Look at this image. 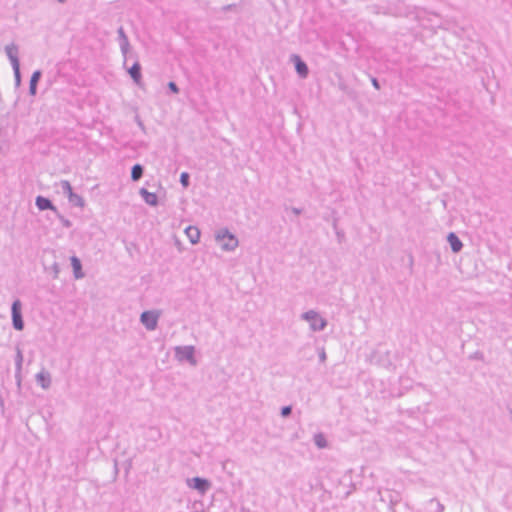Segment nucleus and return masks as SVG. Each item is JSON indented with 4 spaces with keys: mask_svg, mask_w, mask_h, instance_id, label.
<instances>
[{
    "mask_svg": "<svg viewBox=\"0 0 512 512\" xmlns=\"http://www.w3.org/2000/svg\"><path fill=\"white\" fill-rule=\"evenodd\" d=\"M378 495L380 509L383 510L386 507L390 512H397L396 507L401 502V496L398 492L385 489L383 491L379 490Z\"/></svg>",
    "mask_w": 512,
    "mask_h": 512,
    "instance_id": "nucleus-1",
    "label": "nucleus"
},
{
    "mask_svg": "<svg viewBox=\"0 0 512 512\" xmlns=\"http://www.w3.org/2000/svg\"><path fill=\"white\" fill-rule=\"evenodd\" d=\"M413 13V8L401 0H395L386 7L385 14L395 17H408Z\"/></svg>",
    "mask_w": 512,
    "mask_h": 512,
    "instance_id": "nucleus-2",
    "label": "nucleus"
},
{
    "mask_svg": "<svg viewBox=\"0 0 512 512\" xmlns=\"http://www.w3.org/2000/svg\"><path fill=\"white\" fill-rule=\"evenodd\" d=\"M301 318L310 323L312 331H323L327 326V321L314 310L304 312Z\"/></svg>",
    "mask_w": 512,
    "mask_h": 512,
    "instance_id": "nucleus-3",
    "label": "nucleus"
},
{
    "mask_svg": "<svg viewBox=\"0 0 512 512\" xmlns=\"http://www.w3.org/2000/svg\"><path fill=\"white\" fill-rule=\"evenodd\" d=\"M11 318L12 327L16 331H22L25 327V323L22 315V302L20 299H15L11 305Z\"/></svg>",
    "mask_w": 512,
    "mask_h": 512,
    "instance_id": "nucleus-4",
    "label": "nucleus"
},
{
    "mask_svg": "<svg viewBox=\"0 0 512 512\" xmlns=\"http://www.w3.org/2000/svg\"><path fill=\"white\" fill-rule=\"evenodd\" d=\"M225 239H230V243H222L221 247L226 251H233L238 246L237 237L232 234L227 228H222L216 233V240L221 242Z\"/></svg>",
    "mask_w": 512,
    "mask_h": 512,
    "instance_id": "nucleus-5",
    "label": "nucleus"
},
{
    "mask_svg": "<svg viewBox=\"0 0 512 512\" xmlns=\"http://www.w3.org/2000/svg\"><path fill=\"white\" fill-rule=\"evenodd\" d=\"M225 239H230V243H222L221 247L226 251H233L238 246L237 237L232 234L227 228H222L216 233V240L221 242Z\"/></svg>",
    "mask_w": 512,
    "mask_h": 512,
    "instance_id": "nucleus-6",
    "label": "nucleus"
},
{
    "mask_svg": "<svg viewBox=\"0 0 512 512\" xmlns=\"http://www.w3.org/2000/svg\"><path fill=\"white\" fill-rule=\"evenodd\" d=\"M159 317H160L159 311L146 310L141 313L140 322L144 325V327L148 331H153L157 328Z\"/></svg>",
    "mask_w": 512,
    "mask_h": 512,
    "instance_id": "nucleus-7",
    "label": "nucleus"
},
{
    "mask_svg": "<svg viewBox=\"0 0 512 512\" xmlns=\"http://www.w3.org/2000/svg\"><path fill=\"white\" fill-rule=\"evenodd\" d=\"M175 356L179 361H187L191 365H196L197 361L195 358V347L192 345L188 346H177L175 347Z\"/></svg>",
    "mask_w": 512,
    "mask_h": 512,
    "instance_id": "nucleus-8",
    "label": "nucleus"
},
{
    "mask_svg": "<svg viewBox=\"0 0 512 512\" xmlns=\"http://www.w3.org/2000/svg\"><path fill=\"white\" fill-rule=\"evenodd\" d=\"M187 484L190 488L198 491L202 495H204L212 486L208 479L199 476L188 478Z\"/></svg>",
    "mask_w": 512,
    "mask_h": 512,
    "instance_id": "nucleus-9",
    "label": "nucleus"
},
{
    "mask_svg": "<svg viewBox=\"0 0 512 512\" xmlns=\"http://www.w3.org/2000/svg\"><path fill=\"white\" fill-rule=\"evenodd\" d=\"M127 73L129 74V76L131 77V79L137 86H139V87L143 86L142 67L138 60V55H135V61L132 64V66L130 68H127Z\"/></svg>",
    "mask_w": 512,
    "mask_h": 512,
    "instance_id": "nucleus-10",
    "label": "nucleus"
},
{
    "mask_svg": "<svg viewBox=\"0 0 512 512\" xmlns=\"http://www.w3.org/2000/svg\"><path fill=\"white\" fill-rule=\"evenodd\" d=\"M290 60L294 64V68L298 76L302 79L307 78L309 68L306 62L298 54H292Z\"/></svg>",
    "mask_w": 512,
    "mask_h": 512,
    "instance_id": "nucleus-11",
    "label": "nucleus"
},
{
    "mask_svg": "<svg viewBox=\"0 0 512 512\" xmlns=\"http://www.w3.org/2000/svg\"><path fill=\"white\" fill-rule=\"evenodd\" d=\"M117 34H118V41H119L120 49L124 56V66H126L127 61H128V52L130 49L129 39H128V37L125 33V30L122 26H120L118 28Z\"/></svg>",
    "mask_w": 512,
    "mask_h": 512,
    "instance_id": "nucleus-12",
    "label": "nucleus"
},
{
    "mask_svg": "<svg viewBox=\"0 0 512 512\" xmlns=\"http://www.w3.org/2000/svg\"><path fill=\"white\" fill-rule=\"evenodd\" d=\"M35 205L40 211L51 210L53 212H57V207L53 204V202L49 198L42 195H38L35 198Z\"/></svg>",
    "mask_w": 512,
    "mask_h": 512,
    "instance_id": "nucleus-13",
    "label": "nucleus"
},
{
    "mask_svg": "<svg viewBox=\"0 0 512 512\" xmlns=\"http://www.w3.org/2000/svg\"><path fill=\"white\" fill-rule=\"evenodd\" d=\"M18 51H19L18 46L15 43H11L5 47L6 55H7L8 59L10 60L12 67L20 65Z\"/></svg>",
    "mask_w": 512,
    "mask_h": 512,
    "instance_id": "nucleus-14",
    "label": "nucleus"
},
{
    "mask_svg": "<svg viewBox=\"0 0 512 512\" xmlns=\"http://www.w3.org/2000/svg\"><path fill=\"white\" fill-rule=\"evenodd\" d=\"M16 355H15V378L17 380L18 386L21 384V371L23 364V353L19 345L16 346Z\"/></svg>",
    "mask_w": 512,
    "mask_h": 512,
    "instance_id": "nucleus-15",
    "label": "nucleus"
},
{
    "mask_svg": "<svg viewBox=\"0 0 512 512\" xmlns=\"http://www.w3.org/2000/svg\"><path fill=\"white\" fill-rule=\"evenodd\" d=\"M70 263L73 269V276L75 279H82L85 277V273L83 272L82 262L79 257L73 255L70 257Z\"/></svg>",
    "mask_w": 512,
    "mask_h": 512,
    "instance_id": "nucleus-16",
    "label": "nucleus"
},
{
    "mask_svg": "<svg viewBox=\"0 0 512 512\" xmlns=\"http://www.w3.org/2000/svg\"><path fill=\"white\" fill-rule=\"evenodd\" d=\"M447 242L453 253H459L463 248L461 239L454 232H449L447 235Z\"/></svg>",
    "mask_w": 512,
    "mask_h": 512,
    "instance_id": "nucleus-17",
    "label": "nucleus"
},
{
    "mask_svg": "<svg viewBox=\"0 0 512 512\" xmlns=\"http://www.w3.org/2000/svg\"><path fill=\"white\" fill-rule=\"evenodd\" d=\"M139 194L143 198L146 204L156 207L159 204L158 196L156 193L149 192L146 188H141Z\"/></svg>",
    "mask_w": 512,
    "mask_h": 512,
    "instance_id": "nucleus-18",
    "label": "nucleus"
},
{
    "mask_svg": "<svg viewBox=\"0 0 512 512\" xmlns=\"http://www.w3.org/2000/svg\"><path fill=\"white\" fill-rule=\"evenodd\" d=\"M41 77H42V71L41 70H35L31 77H30V81H29V95L30 96H36L37 94V86H38V83L39 81L41 80Z\"/></svg>",
    "mask_w": 512,
    "mask_h": 512,
    "instance_id": "nucleus-19",
    "label": "nucleus"
},
{
    "mask_svg": "<svg viewBox=\"0 0 512 512\" xmlns=\"http://www.w3.org/2000/svg\"><path fill=\"white\" fill-rule=\"evenodd\" d=\"M337 87L346 94L349 99L355 100L357 98V92L351 88L341 76H339Z\"/></svg>",
    "mask_w": 512,
    "mask_h": 512,
    "instance_id": "nucleus-20",
    "label": "nucleus"
},
{
    "mask_svg": "<svg viewBox=\"0 0 512 512\" xmlns=\"http://www.w3.org/2000/svg\"><path fill=\"white\" fill-rule=\"evenodd\" d=\"M36 381L43 389H48L51 386V375L47 371H41L36 374Z\"/></svg>",
    "mask_w": 512,
    "mask_h": 512,
    "instance_id": "nucleus-21",
    "label": "nucleus"
},
{
    "mask_svg": "<svg viewBox=\"0 0 512 512\" xmlns=\"http://www.w3.org/2000/svg\"><path fill=\"white\" fill-rule=\"evenodd\" d=\"M185 234L192 244H197L200 241L201 232L196 226H188L185 229Z\"/></svg>",
    "mask_w": 512,
    "mask_h": 512,
    "instance_id": "nucleus-22",
    "label": "nucleus"
},
{
    "mask_svg": "<svg viewBox=\"0 0 512 512\" xmlns=\"http://www.w3.org/2000/svg\"><path fill=\"white\" fill-rule=\"evenodd\" d=\"M143 174H144V166L143 165L136 163L131 167L130 177L133 182L139 181L143 177Z\"/></svg>",
    "mask_w": 512,
    "mask_h": 512,
    "instance_id": "nucleus-23",
    "label": "nucleus"
},
{
    "mask_svg": "<svg viewBox=\"0 0 512 512\" xmlns=\"http://www.w3.org/2000/svg\"><path fill=\"white\" fill-rule=\"evenodd\" d=\"M68 201L72 206L83 208L85 206V200L82 196L77 193L69 195Z\"/></svg>",
    "mask_w": 512,
    "mask_h": 512,
    "instance_id": "nucleus-24",
    "label": "nucleus"
},
{
    "mask_svg": "<svg viewBox=\"0 0 512 512\" xmlns=\"http://www.w3.org/2000/svg\"><path fill=\"white\" fill-rule=\"evenodd\" d=\"M314 443L319 449L326 448L328 446V441L323 433H317L314 435Z\"/></svg>",
    "mask_w": 512,
    "mask_h": 512,
    "instance_id": "nucleus-25",
    "label": "nucleus"
},
{
    "mask_svg": "<svg viewBox=\"0 0 512 512\" xmlns=\"http://www.w3.org/2000/svg\"><path fill=\"white\" fill-rule=\"evenodd\" d=\"M60 185L63 193L67 196V198L69 197V195L74 193L73 188L68 180H62L60 182Z\"/></svg>",
    "mask_w": 512,
    "mask_h": 512,
    "instance_id": "nucleus-26",
    "label": "nucleus"
},
{
    "mask_svg": "<svg viewBox=\"0 0 512 512\" xmlns=\"http://www.w3.org/2000/svg\"><path fill=\"white\" fill-rule=\"evenodd\" d=\"M12 68H13V72H14L15 87L18 88V87H20L21 82H22L20 65H17V66L12 67Z\"/></svg>",
    "mask_w": 512,
    "mask_h": 512,
    "instance_id": "nucleus-27",
    "label": "nucleus"
},
{
    "mask_svg": "<svg viewBox=\"0 0 512 512\" xmlns=\"http://www.w3.org/2000/svg\"><path fill=\"white\" fill-rule=\"evenodd\" d=\"M179 182L183 188H188L190 186V174L188 172H182L180 174Z\"/></svg>",
    "mask_w": 512,
    "mask_h": 512,
    "instance_id": "nucleus-28",
    "label": "nucleus"
},
{
    "mask_svg": "<svg viewBox=\"0 0 512 512\" xmlns=\"http://www.w3.org/2000/svg\"><path fill=\"white\" fill-rule=\"evenodd\" d=\"M56 217L60 220V222L62 223V225L65 227V228H70L72 227V222L65 218L60 212L59 210L57 209V212H54Z\"/></svg>",
    "mask_w": 512,
    "mask_h": 512,
    "instance_id": "nucleus-29",
    "label": "nucleus"
},
{
    "mask_svg": "<svg viewBox=\"0 0 512 512\" xmlns=\"http://www.w3.org/2000/svg\"><path fill=\"white\" fill-rule=\"evenodd\" d=\"M469 360H478V361H484V354L481 351H476L468 356Z\"/></svg>",
    "mask_w": 512,
    "mask_h": 512,
    "instance_id": "nucleus-30",
    "label": "nucleus"
},
{
    "mask_svg": "<svg viewBox=\"0 0 512 512\" xmlns=\"http://www.w3.org/2000/svg\"><path fill=\"white\" fill-rule=\"evenodd\" d=\"M292 414V406L291 405H286V406H283L280 410V415L283 417V418H287L289 417L290 415Z\"/></svg>",
    "mask_w": 512,
    "mask_h": 512,
    "instance_id": "nucleus-31",
    "label": "nucleus"
},
{
    "mask_svg": "<svg viewBox=\"0 0 512 512\" xmlns=\"http://www.w3.org/2000/svg\"><path fill=\"white\" fill-rule=\"evenodd\" d=\"M168 90L173 94L179 93V87L174 81H169L167 84Z\"/></svg>",
    "mask_w": 512,
    "mask_h": 512,
    "instance_id": "nucleus-32",
    "label": "nucleus"
},
{
    "mask_svg": "<svg viewBox=\"0 0 512 512\" xmlns=\"http://www.w3.org/2000/svg\"><path fill=\"white\" fill-rule=\"evenodd\" d=\"M50 269L53 271V278L57 279L60 273V265L57 262H54Z\"/></svg>",
    "mask_w": 512,
    "mask_h": 512,
    "instance_id": "nucleus-33",
    "label": "nucleus"
},
{
    "mask_svg": "<svg viewBox=\"0 0 512 512\" xmlns=\"http://www.w3.org/2000/svg\"><path fill=\"white\" fill-rule=\"evenodd\" d=\"M338 220L339 218L336 216V213L333 212L331 216V224L335 232H337V230H340L338 227Z\"/></svg>",
    "mask_w": 512,
    "mask_h": 512,
    "instance_id": "nucleus-34",
    "label": "nucleus"
},
{
    "mask_svg": "<svg viewBox=\"0 0 512 512\" xmlns=\"http://www.w3.org/2000/svg\"><path fill=\"white\" fill-rule=\"evenodd\" d=\"M336 236H337V240H338V243H343L345 241V232L341 229V230H337V232H335Z\"/></svg>",
    "mask_w": 512,
    "mask_h": 512,
    "instance_id": "nucleus-35",
    "label": "nucleus"
},
{
    "mask_svg": "<svg viewBox=\"0 0 512 512\" xmlns=\"http://www.w3.org/2000/svg\"><path fill=\"white\" fill-rule=\"evenodd\" d=\"M370 80H371V83H372L373 87L376 90H380L381 89V84H380L379 80L376 77L370 76Z\"/></svg>",
    "mask_w": 512,
    "mask_h": 512,
    "instance_id": "nucleus-36",
    "label": "nucleus"
},
{
    "mask_svg": "<svg viewBox=\"0 0 512 512\" xmlns=\"http://www.w3.org/2000/svg\"><path fill=\"white\" fill-rule=\"evenodd\" d=\"M319 360L321 363L326 361V352L323 347L319 350Z\"/></svg>",
    "mask_w": 512,
    "mask_h": 512,
    "instance_id": "nucleus-37",
    "label": "nucleus"
},
{
    "mask_svg": "<svg viewBox=\"0 0 512 512\" xmlns=\"http://www.w3.org/2000/svg\"><path fill=\"white\" fill-rule=\"evenodd\" d=\"M0 409H1V413L4 414L5 413V399H4V396L2 395L1 391H0Z\"/></svg>",
    "mask_w": 512,
    "mask_h": 512,
    "instance_id": "nucleus-38",
    "label": "nucleus"
},
{
    "mask_svg": "<svg viewBox=\"0 0 512 512\" xmlns=\"http://www.w3.org/2000/svg\"><path fill=\"white\" fill-rule=\"evenodd\" d=\"M430 502H431V503H434V502L436 503V505H437V511H438V512H442V511L444 510V505H443V504H441V503H440L436 498L431 499V501H430Z\"/></svg>",
    "mask_w": 512,
    "mask_h": 512,
    "instance_id": "nucleus-39",
    "label": "nucleus"
},
{
    "mask_svg": "<svg viewBox=\"0 0 512 512\" xmlns=\"http://www.w3.org/2000/svg\"><path fill=\"white\" fill-rule=\"evenodd\" d=\"M236 8V4H228L222 7V11L227 12Z\"/></svg>",
    "mask_w": 512,
    "mask_h": 512,
    "instance_id": "nucleus-40",
    "label": "nucleus"
},
{
    "mask_svg": "<svg viewBox=\"0 0 512 512\" xmlns=\"http://www.w3.org/2000/svg\"><path fill=\"white\" fill-rule=\"evenodd\" d=\"M135 121L137 122L138 126L144 130L145 129V126H144V123L142 122V120L140 119V117L138 115L135 116Z\"/></svg>",
    "mask_w": 512,
    "mask_h": 512,
    "instance_id": "nucleus-41",
    "label": "nucleus"
},
{
    "mask_svg": "<svg viewBox=\"0 0 512 512\" xmlns=\"http://www.w3.org/2000/svg\"><path fill=\"white\" fill-rule=\"evenodd\" d=\"M291 211H292V213H294L295 215L298 216V215H300L303 212V209L302 208H297V207H292Z\"/></svg>",
    "mask_w": 512,
    "mask_h": 512,
    "instance_id": "nucleus-42",
    "label": "nucleus"
},
{
    "mask_svg": "<svg viewBox=\"0 0 512 512\" xmlns=\"http://www.w3.org/2000/svg\"><path fill=\"white\" fill-rule=\"evenodd\" d=\"M135 55H137V53L132 52V51L129 49V52H128V60H129V59H134V60H135Z\"/></svg>",
    "mask_w": 512,
    "mask_h": 512,
    "instance_id": "nucleus-43",
    "label": "nucleus"
},
{
    "mask_svg": "<svg viewBox=\"0 0 512 512\" xmlns=\"http://www.w3.org/2000/svg\"><path fill=\"white\" fill-rule=\"evenodd\" d=\"M114 468H115V473L117 474L118 473V464H117L116 460H115Z\"/></svg>",
    "mask_w": 512,
    "mask_h": 512,
    "instance_id": "nucleus-44",
    "label": "nucleus"
},
{
    "mask_svg": "<svg viewBox=\"0 0 512 512\" xmlns=\"http://www.w3.org/2000/svg\"><path fill=\"white\" fill-rule=\"evenodd\" d=\"M409 260H410V266H412L413 265V256L412 255H410Z\"/></svg>",
    "mask_w": 512,
    "mask_h": 512,
    "instance_id": "nucleus-45",
    "label": "nucleus"
},
{
    "mask_svg": "<svg viewBox=\"0 0 512 512\" xmlns=\"http://www.w3.org/2000/svg\"><path fill=\"white\" fill-rule=\"evenodd\" d=\"M241 512H249L248 509H246L245 507H242L241 508Z\"/></svg>",
    "mask_w": 512,
    "mask_h": 512,
    "instance_id": "nucleus-46",
    "label": "nucleus"
},
{
    "mask_svg": "<svg viewBox=\"0 0 512 512\" xmlns=\"http://www.w3.org/2000/svg\"><path fill=\"white\" fill-rule=\"evenodd\" d=\"M509 413H510V416H511V419H512V409H509Z\"/></svg>",
    "mask_w": 512,
    "mask_h": 512,
    "instance_id": "nucleus-47",
    "label": "nucleus"
},
{
    "mask_svg": "<svg viewBox=\"0 0 512 512\" xmlns=\"http://www.w3.org/2000/svg\"><path fill=\"white\" fill-rule=\"evenodd\" d=\"M60 3H64L66 0H57Z\"/></svg>",
    "mask_w": 512,
    "mask_h": 512,
    "instance_id": "nucleus-48",
    "label": "nucleus"
}]
</instances>
